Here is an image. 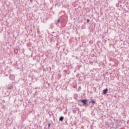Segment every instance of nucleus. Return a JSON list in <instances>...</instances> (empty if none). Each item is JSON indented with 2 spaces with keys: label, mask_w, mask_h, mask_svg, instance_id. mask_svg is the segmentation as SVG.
I'll list each match as a JSON object with an SVG mask.
<instances>
[{
  "label": "nucleus",
  "mask_w": 129,
  "mask_h": 129,
  "mask_svg": "<svg viewBox=\"0 0 129 129\" xmlns=\"http://www.w3.org/2000/svg\"><path fill=\"white\" fill-rule=\"evenodd\" d=\"M107 92H108V89H106L103 90V93L104 94V95H106L107 94Z\"/></svg>",
  "instance_id": "2"
},
{
  "label": "nucleus",
  "mask_w": 129,
  "mask_h": 129,
  "mask_svg": "<svg viewBox=\"0 0 129 129\" xmlns=\"http://www.w3.org/2000/svg\"><path fill=\"white\" fill-rule=\"evenodd\" d=\"M87 22H90V20L89 19H87Z\"/></svg>",
  "instance_id": "5"
},
{
  "label": "nucleus",
  "mask_w": 129,
  "mask_h": 129,
  "mask_svg": "<svg viewBox=\"0 0 129 129\" xmlns=\"http://www.w3.org/2000/svg\"><path fill=\"white\" fill-rule=\"evenodd\" d=\"M91 103H92L93 104H94V103H95V101H94V100H92L91 101Z\"/></svg>",
  "instance_id": "4"
},
{
  "label": "nucleus",
  "mask_w": 129,
  "mask_h": 129,
  "mask_svg": "<svg viewBox=\"0 0 129 129\" xmlns=\"http://www.w3.org/2000/svg\"><path fill=\"white\" fill-rule=\"evenodd\" d=\"M64 117L63 116H61L59 118V121H62Z\"/></svg>",
  "instance_id": "3"
},
{
  "label": "nucleus",
  "mask_w": 129,
  "mask_h": 129,
  "mask_svg": "<svg viewBox=\"0 0 129 129\" xmlns=\"http://www.w3.org/2000/svg\"><path fill=\"white\" fill-rule=\"evenodd\" d=\"M50 126V124H49V127Z\"/></svg>",
  "instance_id": "6"
},
{
  "label": "nucleus",
  "mask_w": 129,
  "mask_h": 129,
  "mask_svg": "<svg viewBox=\"0 0 129 129\" xmlns=\"http://www.w3.org/2000/svg\"><path fill=\"white\" fill-rule=\"evenodd\" d=\"M87 102H88V101L86 99H84V100H81V102L85 105L87 104Z\"/></svg>",
  "instance_id": "1"
}]
</instances>
